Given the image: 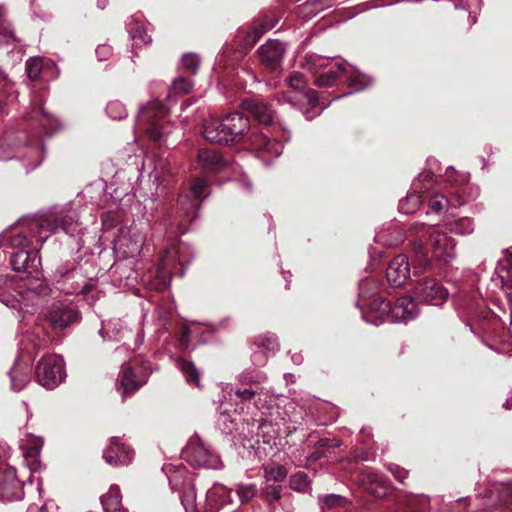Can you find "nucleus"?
<instances>
[{"label":"nucleus","mask_w":512,"mask_h":512,"mask_svg":"<svg viewBox=\"0 0 512 512\" xmlns=\"http://www.w3.org/2000/svg\"><path fill=\"white\" fill-rule=\"evenodd\" d=\"M78 215L75 210L65 209L58 213L21 219L10 231L1 235V242L11 248L27 249L33 245V239L40 246L49 238L50 233L60 228L70 235L78 233Z\"/></svg>","instance_id":"1"},{"label":"nucleus","mask_w":512,"mask_h":512,"mask_svg":"<svg viewBox=\"0 0 512 512\" xmlns=\"http://www.w3.org/2000/svg\"><path fill=\"white\" fill-rule=\"evenodd\" d=\"M166 113L165 105L153 100L146 106L141 107L137 125L139 129L147 133L151 140L160 141L171 132L170 125L165 121Z\"/></svg>","instance_id":"2"},{"label":"nucleus","mask_w":512,"mask_h":512,"mask_svg":"<svg viewBox=\"0 0 512 512\" xmlns=\"http://www.w3.org/2000/svg\"><path fill=\"white\" fill-rule=\"evenodd\" d=\"M290 104L298 107L305 115L307 120L315 118L321 113L323 108L315 113H311L318 105L316 93L313 90L305 88V81L300 75L290 76Z\"/></svg>","instance_id":"3"},{"label":"nucleus","mask_w":512,"mask_h":512,"mask_svg":"<svg viewBox=\"0 0 512 512\" xmlns=\"http://www.w3.org/2000/svg\"><path fill=\"white\" fill-rule=\"evenodd\" d=\"M36 378L47 389L57 387L65 378L63 359L58 355L42 357L36 367Z\"/></svg>","instance_id":"4"},{"label":"nucleus","mask_w":512,"mask_h":512,"mask_svg":"<svg viewBox=\"0 0 512 512\" xmlns=\"http://www.w3.org/2000/svg\"><path fill=\"white\" fill-rule=\"evenodd\" d=\"M208 185L206 180L197 178L191 186L189 194L181 196L178 201L180 216L186 222H191L197 216L201 201L208 196Z\"/></svg>","instance_id":"5"},{"label":"nucleus","mask_w":512,"mask_h":512,"mask_svg":"<svg viewBox=\"0 0 512 512\" xmlns=\"http://www.w3.org/2000/svg\"><path fill=\"white\" fill-rule=\"evenodd\" d=\"M184 454L192 465L210 469H218L221 466V460L217 454L212 452L198 436L190 438L184 449Z\"/></svg>","instance_id":"6"},{"label":"nucleus","mask_w":512,"mask_h":512,"mask_svg":"<svg viewBox=\"0 0 512 512\" xmlns=\"http://www.w3.org/2000/svg\"><path fill=\"white\" fill-rule=\"evenodd\" d=\"M145 239V235L136 226L122 227L114 246L124 257H134L141 252Z\"/></svg>","instance_id":"7"},{"label":"nucleus","mask_w":512,"mask_h":512,"mask_svg":"<svg viewBox=\"0 0 512 512\" xmlns=\"http://www.w3.org/2000/svg\"><path fill=\"white\" fill-rule=\"evenodd\" d=\"M433 180L428 172L421 173L418 178L413 182L412 188L423 195V200L428 199V206L431 212L439 214L447 209L449 200L447 197L439 192L432 191L430 181Z\"/></svg>","instance_id":"8"},{"label":"nucleus","mask_w":512,"mask_h":512,"mask_svg":"<svg viewBox=\"0 0 512 512\" xmlns=\"http://www.w3.org/2000/svg\"><path fill=\"white\" fill-rule=\"evenodd\" d=\"M416 297L430 305H440L448 297V291L434 278L421 279L414 288Z\"/></svg>","instance_id":"9"},{"label":"nucleus","mask_w":512,"mask_h":512,"mask_svg":"<svg viewBox=\"0 0 512 512\" xmlns=\"http://www.w3.org/2000/svg\"><path fill=\"white\" fill-rule=\"evenodd\" d=\"M11 266L16 272L27 273L28 275H38L41 261L36 249H20L11 255Z\"/></svg>","instance_id":"10"},{"label":"nucleus","mask_w":512,"mask_h":512,"mask_svg":"<svg viewBox=\"0 0 512 512\" xmlns=\"http://www.w3.org/2000/svg\"><path fill=\"white\" fill-rule=\"evenodd\" d=\"M392 305L381 297H375L367 303V309L362 312L363 319L375 326L383 322H392Z\"/></svg>","instance_id":"11"},{"label":"nucleus","mask_w":512,"mask_h":512,"mask_svg":"<svg viewBox=\"0 0 512 512\" xmlns=\"http://www.w3.org/2000/svg\"><path fill=\"white\" fill-rule=\"evenodd\" d=\"M46 317L51 327L58 331L64 330L66 327L79 320L77 311L63 303L53 304Z\"/></svg>","instance_id":"12"},{"label":"nucleus","mask_w":512,"mask_h":512,"mask_svg":"<svg viewBox=\"0 0 512 512\" xmlns=\"http://www.w3.org/2000/svg\"><path fill=\"white\" fill-rule=\"evenodd\" d=\"M22 483L17 479L14 469L0 472V500L17 501L23 498Z\"/></svg>","instance_id":"13"},{"label":"nucleus","mask_w":512,"mask_h":512,"mask_svg":"<svg viewBox=\"0 0 512 512\" xmlns=\"http://www.w3.org/2000/svg\"><path fill=\"white\" fill-rule=\"evenodd\" d=\"M388 282L395 287L402 286L410 277V263L404 254L393 258L386 270Z\"/></svg>","instance_id":"14"},{"label":"nucleus","mask_w":512,"mask_h":512,"mask_svg":"<svg viewBox=\"0 0 512 512\" xmlns=\"http://www.w3.org/2000/svg\"><path fill=\"white\" fill-rule=\"evenodd\" d=\"M433 254L439 260L449 262L455 257V241L447 234L435 231L430 235Z\"/></svg>","instance_id":"15"},{"label":"nucleus","mask_w":512,"mask_h":512,"mask_svg":"<svg viewBox=\"0 0 512 512\" xmlns=\"http://www.w3.org/2000/svg\"><path fill=\"white\" fill-rule=\"evenodd\" d=\"M284 53V44L274 39H269L259 48L261 62L272 71L276 70L280 66Z\"/></svg>","instance_id":"16"},{"label":"nucleus","mask_w":512,"mask_h":512,"mask_svg":"<svg viewBox=\"0 0 512 512\" xmlns=\"http://www.w3.org/2000/svg\"><path fill=\"white\" fill-rule=\"evenodd\" d=\"M103 458L110 465H124L131 461L132 451L118 437H112Z\"/></svg>","instance_id":"17"},{"label":"nucleus","mask_w":512,"mask_h":512,"mask_svg":"<svg viewBox=\"0 0 512 512\" xmlns=\"http://www.w3.org/2000/svg\"><path fill=\"white\" fill-rule=\"evenodd\" d=\"M231 491L227 487L216 484L206 493V500L203 507L204 512H218L223 506L230 503Z\"/></svg>","instance_id":"18"},{"label":"nucleus","mask_w":512,"mask_h":512,"mask_svg":"<svg viewBox=\"0 0 512 512\" xmlns=\"http://www.w3.org/2000/svg\"><path fill=\"white\" fill-rule=\"evenodd\" d=\"M265 479L268 483H278L286 478V468L276 463H270L265 466ZM266 494L269 498L278 500L281 497V487L274 484H269L266 487Z\"/></svg>","instance_id":"19"},{"label":"nucleus","mask_w":512,"mask_h":512,"mask_svg":"<svg viewBox=\"0 0 512 512\" xmlns=\"http://www.w3.org/2000/svg\"><path fill=\"white\" fill-rule=\"evenodd\" d=\"M222 120L231 142H238L250 127L248 117L239 112L228 114Z\"/></svg>","instance_id":"20"},{"label":"nucleus","mask_w":512,"mask_h":512,"mask_svg":"<svg viewBox=\"0 0 512 512\" xmlns=\"http://www.w3.org/2000/svg\"><path fill=\"white\" fill-rule=\"evenodd\" d=\"M417 312V304L411 297H400L392 306V322H408L416 317Z\"/></svg>","instance_id":"21"},{"label":"nucleus","mask_w":512,"mask_h":512,"mask_svg":"<svg viewBox=\"0 0 512 512\" xmlns=\"http://www.w3.org/2000/svg\"><path fill=\"white\" fill-rule=\"evenodd\" d=\"M223 125L222 119L210 118L203 124V136L212 143L227 144L230 143L229 134Z\"/></svg>","instance_id":"22"},{"label":"nucleus","mask_w":512,"mask_h":512,"mask_svg":"<svg viewBox=\"0 0 512 512\" xmlns=\"http://www.w3.org/2000/svg\"><path fill=\"white\" fill-rule=\"evenodd\" d=\"M242 109L250 113L259 123L269 125L273 122L274 111L270 106L254 99H244Z\"/></svg>","instance_id":"23"},{"label":"nucleus","mask_w":512,"mask_h":512,"mask_svg":"<svg viewBox=\"0 0 512 512\" xmlns=\"http://www.w3.org/2000/svg\"><path fill=\"white\" fill-rule=\"evenodd\" d=\"M251 144L259 154V157L264 158L265 155L269 157H278L283 153L284 146L275 140L268 139L263 134L254 135L251 139Z\"/></svg>","instance_id":"24"},{"label":"nucleus","mask_w":512,"mask_h":512,"mask_svg":"<svg viewBox=\"0 0 512 512\" xmlns=\"http://www.w3.org/2000/svg\"><path fill=\"white\" fill-rule=\"evenodd\" d=\"M198 164L206 173L220 171L226 166L219 153L212 149H201L198 152Z\"/></svg>","instance_id":"25"},{"label":"nucleus","mask_w":512,"mask_h":512,"mask_svg":"<svg viewBox=\"0 0 512 512\" xmlns=\"http://www.w3.org/2000/svg\"><path fill=\"white\" fill-rule=\"evenodd\" d=\"M119 381L122 393L125 396L138 390L144 384L145 379L139 377L129 364L124 363L119 374Z\"/></svg>","instance_id":"26"},{"label":"nucleus","mask_w":512,"mask_h":512,"mask_svg":"<svg viewBox=\"0 0 512 512\" xmlns=\"http://www.w3.org/2000/svg\"><path fill=\"white\" fill-rule=\"evenodd\" d=\"M359 483L367 492L375 497L382 498L386 495L385 485L378 474L373 471L367 470L361 472L359 476Z\"/></svg>","instance_id":"27"},{"label":"nucleus","mask_w":512,"mask_h":512,"mask_svg":"<svg viewBox=\"0 0 512 512\" xmlns=\"http://www.w3.org/2000/svg\"><path fill=\"white\" fill-rule=\"evenodd\" d=\"M412 255L414 274L421 273L430 269L432 262L421 240H414L412 242Z\"/></svg>","instance_id":"28"},{"label":"nucleus","mask_w":512,"mask_h":512,"mask_svg":"<svg viewBox=\"0 0 512 512\" xmlns=\"http://www.w3.org/2000/svg\"><path fill=\"white\" fill-rule=\"evenodd\" d=\"M258 348L253 354V362L255 365H263L266 362L268 353H273L278 349L277 338L274 335H265L256 343Z\"/></svg>","instance_id":"29"},{"label":"nucleus","mask_w":512,"mask_h":512,"mask_svg":"<svg viewBox=\"0 0 512 512\" xmlns=\"http://www.w3.org/2000/svg\"><path fill=\"white\" fill-rule=\"evenodd\" d=\"M29 118L39 123L44 132L50 135L57 128L58 122L53 115L47 113L41 103L34 104L32 111L29 113Z\"/></svg>","instance_id":"30"},{"label":"nucleus","mask_w":512,"mask_h":512,"mask_svg":"<svg viewBox=\"0 0 512 512\" xmlns=\"http://www.w3.org/2000/svg\"><path fill=\"white\" fill-rule=\"evenodd\" d=\"M274 27V21L272 18L263 16L258 18L252 23L245 42L249 46H253L266 32Z\"/></svg>","instance_id":"31"},{"label":"nucleus","mask_w":512,"mask_h":512,"mask_svg":"<svg viewBox=\"0 0 512 512\" xmlns=\"http://www.w3.org/2000/svg\"><path fill=\"white\" fill-rule=\"evenodd\" d=\"M104 512H126L122 507L120 488L111 485L107 493L101 497Z\"/></svg>","instance_id":"32"},{"label":"nucleus","mask_w":512,"mask_h":512,"mask_svg":"<svg viewBox=\"0 0 512 512\" xmlns=\"http://www.w3.org/2000/svg\"><path fill=\"white\" fill-rule=\"evenodd\" d=\"M11 386L15 391L22 390L30 381V370L16 364L10 371Z\"/></svg>","instance_id":"33"},{"label":"nucleus","mask_w":512,"mask_h":512,"mask_svg":"<svg viewBox=\"0 0 512 512\" xmlns=\"http://www.w3.org/2000/svg\"><path fill=\"white\" fill-rule=\"evenodd\" d=\"M129 33L133 40V46L142 47L151 42V36L144 24L131 22L129 24Z\"/></svg>","instance_id":"34"},{"label":"nucleus","mask_w":512,"mask_h":512,"mask_svg":"<svg viewBox=\"0 0 512 512\" xmlns=\"http://www.w3.org/2000/svg\"><path fill=\"white\" fill-rule=\"evenodd\" d=\"M413 191L406 198L400 200L398 208L401 213L413 214L419 209L423 201V195L419 193V190L415 191L413 189Z\"/></svg>","instance_id":"35"},{"label":"nucleus","mask_w":512,"mask_h":512,"mask_svg":"<svg viewBox=\"0 0 512 512\" xmlns=\"http://www.w3.org/2000/svg\"><path fill=\"white\" fill-rule=\"evenodd\" d=\"M177 367L183 373L187 383L199 386V371L192 362L180 359L177 361Z\"/></svg>","instance_id":"36"},{"label":"nucleus","mask_w":512,"mask_h":512,"mask_svg":"<svg viewBox=\"0 0 512 512\" xmlns=\"http://www.w3.org/2000/svg\"><path fill=\"white\" fill-rule=\"evenodd\" d=\"M448 229L456 234L466 235L474 230L473 220L469 217H461L447 222Z\"/></svg>","instance_id":"37"},{"label":"nucleus","mask_w":512,"mask_h":512,"mask_svg":"<svg viewBox=\"0 0 512 512\" xmlns=\"http://www.w3.org/2000/svg\"><path fill=\"white\" fill-rule=\"evenodd\" d=\"M344 71V65L337 63L328 72L317 77L316 84L322 87H330L335 82L337 77H339Z\"/></svg>","instance_id":"38"},{"label":"nucleus","mask_w":512,"mask_h":512,"mask_svg":"<svg viewBox=\"0 0 512 512\" xmlns=\"http://www.w3.org/2000/svg\"><path fill=\"white\" fill-rule=\"evenodd\" d=\"M15 41L12 29L5 23L3 7L0 6V47L9 46Z\"/></svg>","instance_id":"39"},{"label":"nucleus","mask_w":512,"mask_h":512,"mask_svg":"<svg viewBox=\"0 0 512 512\" xmlns=\"http://www.w3.org/2000/svg\"><path fill=\"white\" fill-rule=\"evenodd\" d=\"M182 504L186 512H195L197 509L196 491L192 484H188L186 490L181 496Z\"/></svg>","instance_id":"40"},{"label":"nucleus","mask_w":512,"mask_h":512,"mask_svg":"<svg viewBox=\"0 0 512 512\" xmlns=\"http://www.w3.org/2000/svg\"><path fill=\"white\" fill-rule=\"evenodd\" d=\"M106 113L113 120H121L127 116L125 106L117 100L108 102L106 106Z\"/></svg>","instance_id":"41"},{"label":"nucleus","mask_w":512,"mask_h":512,"mask_svg":"<svg viewBox=\"0 0 512 512\" xmlns=\"http://www.w3.org/2000/svg\"><path fill=\"white\" fill-rule=\"evenodd\" d=\"M43 69L44 62L42 58L32 57L28 59L26 62L27 75L32 80L37 79L40 76Z\"/></svg>","instance_id":"42"},{"label":"nucleus","mask_w":512,"mask_h":512,"mask_svg":"<svg viewBox=\"0 0 512 512\" xmlns=\"http://www.w3.org/2000/svg\"><path fill=\"white\" fill-rule=\"evenodd\" d=\"M176 250L175 248L167 249L161 256L159 270L161 273H172V266L175 264Z\"/></svg>","instance_id":"43"},{"label":"nucleus","mask_w":512,"mask_h":512,"mask_svg":"<svg viewBox=\"0 0 512 512\" xmlns=\"http://www.w3.org/2000/svg\"><path fill=\"white\" fill-rule=\"evenodd\" d=\"M193 87L192 82L185 77L176 78L171 87V92L175 95L182 96L191 91Z\"/></svg>","instance_id":"44"},{"label":"nucleus","mask_w":512,"mask_h":512,"mask_svg":"<svg viewBox=\"0 0 512 512\" xmlns=\"http://www.w3.org/2000/svg\"><path fill=\"white\" fill-rule=\"evenodd\" d=\"M199 63H200L199 57L193 53L185 54L181 60L182 68L192 75L197 73Z\"/></svg>","instance_id":"45"},{"label":"nucleus","mask_w":512,"mask_h":512,"mask_svg":"<svg viewBox=\"0 0 512 512\" xmlns=\"http://www.w3.org/2000/svg\"><path fill=\"white\" fill-rule=\"evenodd\" d=\"M309 486V480L304 472L298 471L290 478V488L297 491H304Z\"/></svg>","instance_id":"46"},{"label":"nucleus","mask_w":512,"mask_h":512,"mask_svg":"<svg viewBox=\"0 0 512 512\" xmlns=\"http://www.w3.org/2000/svg\"><path fill=\"white\" fill-rule=\"evenodd\" d=\"M257 489L253 484L239 485L237 494L242 502L252 499L256 495Z\"/></svg>","instance_id":"47"},{"label":"nucleus","mask_w":512,"mask_h":512,"mask_svg":"<svg viewBox=\"0 0 512 512\" xmlns=\"http://www.w3.org/2000/svg\"><path fill=\"white\" fill-rule=\"evenodd\" d=\"M499 492L502 503L508 504L512 502V482L501 485Z\"/></svg>","instance_id":"48"},{"label":"nucleus","mask_w":512,"mask_h":512,"mask_svg":"<svg viewBox=\"0 0 512 512\" xmlns=\"http://www.w3.org/2000/svg\"><path fill=\"white\" fill-rule=\"evenodd\" d=\"M96 56L99 61L107 60L112 54V47L106 44L99 45L96 48Z\"/></svg>","instance_id":"49"},{"label":"nucleus","mask_w":512,"mask_h":512,"mask_svg":"<svg viewBox=\"0 0 512 512\" xmlns=\"http://www.w3.org/2000/svg\"><path fill=\"white\" fill-rule=\"evenodd\" d=\"M343 501H344L343 497H341L339 495H335V494L326 495L323 498V504L329 508L340 506L343 503Z\"/></svg>","instance_id":"50"},{"label":"nucleus","mask_w":512,"mask_h":512,"mask_svg":"<svg viewBox=\"0 0 512 512\" xmlns=\"http://www.w3.org/2000/svg\"><path fill=\"white\" fill-rule=\"evenodd\" d=\"M388 469L392 472V474L394 475V477L401 483L404 482V479L406 478L407 476V471L401 467H399L398 465H395V464H390L388 466Z\"/></svg>","instance_id":"51"},{"label":"nucleus","mask_w":512,"mask_h":512,"mask_svg":"<svg viewBox=\"0 0 512 512\" xmlns=\"http://www.w3.org/2000/svg\"><path fill=\"white\" fill-rule=\"evenodd\" d=\"M372 282L374 283V280L365 279L359 283V295H360L361 300H366L367 288L370 285V283H372Z\"/></svg>","instance_id":"52"},{"label":"nucleus","mask_w":512,"mask_h":512,"mask_svg":"<svg viewBox=\"0 0 512 512\" xmlns=\"http://www.w3.org/2000/svg\"><path fill=\"white\" fill-rule=\"evenodd\" d=\"M236 395L241 398L242 400H250L254 397L255 391L252 389H238L236 391Z\"/></svg>","instance_id":"53"},{"label":"nucleus","mask_w":512,"mask_h":512,"mask_svg":"<svg viewBox=\"0 0 512 512\" xmlns=\"http://www.w3.org/2000/svg\"><path fill=\"white\" fill-rule=\"evenodd\" d=\"M40 512H58V506L53 500H50L41 506Z\"/></svg>","instance_id":"54"},{"label":"nucleus","mask_w":512,"mask_h":512,"mask_svg":"<svg viewBox=\"0 0 512 512\" xmlns=\"http://www.w3.org/2000/svg\"><path fill=\"white\" fill-rule=\"evenodd\" d=\"M366 84H361V80L356 77V78H353L349 81V86L351 88H354L355 91H360L362 90L364 87H365Z\"/></svg>","instance_id":"55"},{"label":"nucleus","mask_w":512,"mask_h":512,"mask_svg":"<svg viewBox=\"0 0 512 512\" xmlns=\"http://www.w3.org/2000/svg\"><path fill=\"white\" fill-rule=\"evenodd\" d=\"M313 60V64L309 67L310 69H316V67H323L325 62L327 60L321 58V57H314L311 58Z\"/></svg>","instance_id":"56"},{"label":"nucleus","mask_w":512,"mask_h":512,"mask_svg":"<svg viewBox=\"0 0 512 512\" xmlns=\"http://www.w3.org/2000/svg\"><path fill=\"white\" fill-rule=\"evenodd\" d=\"M42 444H43V441L41 439H37V443L35 444V447L33 448V455L39 454Z\"/></svg>","instance_id":"57"},{"label":"nucleus","mask_w":512,"mask_h":512,"mask_svg":"<svg viewBox=\"0 0 512 512\" xmlns=\"http://www.w3.org/2000/svg\"><path fill=\"white\" fill-rule=\"evenodd\" d=\"M153 175H154V178L156 181H158L160 179V174L158 173V171L156 169L154 170Z\"/></svg>","instance_id":"58"},{"label":"nucleus","mask_w":512,"mask_h":512,"mask_svg":"<svg viewBox=\"0 0 512 512\" xmlns=\"http://www.w3.org/2000/svg\"><path fill=\"white\" fill-rule=\"evenodd\" d=\"M6 283V279L3 276H0V286Z\"/></svg>","instance_id":"59"},{"label":"nucleus","mask_w":512,"mask_h":512,"mask_svg":"<svg viewBox=\"0 0 512 512\" xmlns=\"http://www.w3.org/2000/svg\"><path fill=\"white\" fill-rule=\"evenodd\" d=\"M506 409H509L511 408L510 404H509V401H506L503 405Z\"/></svg>","instance_id":"60"},{"label":"nucleus","mask_w":512,"mask_h":512,"mask_svg":"<svg viewBox=\"0 0 512 512\" xmlns=\"http://www.w3.org/2000/svg\"><path fill=\"white\" fill-rule=\"evenodd\" d=\"M508 285H509V287L512 289V276H511V278L508 280Z\"/></svg>","instance_id":"61"},{"label":"nucleus","mask_w":512,"mask_h":512,"mask_svg":"<svg viewBox=\"0 0 512 512\" xmlns=\"http://www.w3.org/2000/svg\"><path fill=\"white\" fill-rule=\"evenodd\" d=\"M326 442H328V440H322V441H321V445H322V446H325V445H326Z\"/></svg>","instance_id":"62"},{"label":"nucleus","mask_w":512,"mask_h":512,"mask_svg":"<svg viewBox=\"0 0 512 512\" xmlns=\"http://www.w3.org/2000/svg\"><path fill=\"white\" fill-rule=\"evenodd\" d=\"M339 446H340V443H339V442H337V443H335V444L333 445V447H339Z\"/></svg>","instance_id":"63"},{"label":"nucleus","mask_w":512,"mask_h":512,"mask_svg":"<svg viewBox=\"0 0 512 512\" xmlns=\"http://www.w3.org/2000/svg\"><path fill=\"white\" fill-rule=\"evenodd\" d=\"M450 170L452 171V168H451V167H448V169H447V173H449V171H450ZM447 176L449 177V174H447Z\"/></svg>","instance_id":"64"}]
</instances>
